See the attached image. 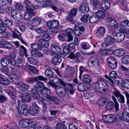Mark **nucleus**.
Listing matches in <instances>:
<instances>
[{
    "mask_svg": "<svg viewBox=\"0 0 129 129\" xmlns=\"http://www.w3.org/2000/svg\"><path fill=\"white\" fill-rule=\"evenodd\" d=\"M129 27V20L126 19L124 20L120 23V25L121 26L119 30L120 33H123L126 31V26Z\"/></svg>",
    "mask_w": 129,
    "mask_h": 129,
    "instance_id": "nucleus-7",
    "label": "nucleus"
},
{
    "mask_svg": "<svg viewBox=\"0 0 129 129\" xmlns=\"http://www.w3.org/2000/svg\"><path fill=\"white\" fill-rule=\"evenodd\" d=\"M82 81L85 83H89L91 81V79L90 77L88 75L84 74L82 76Z\"/></svg>",
    "mask_w": 129,
    "mask_h": 129,
    "instance_id": "nucleus-31",
    "label": "nucleus"
},
{
    "mask_svg": "<svg viewBox=\"0 0 129 129\" xmlns=\"http://www.w3.org/2000/svg\"><path fill=\"white\" fill-rule=\"evenodd\" d=\"M125 37V34L123 33H118L117 38L119 41L120 40V41H123Z\"/></svg>",
    "mask_w": 129,
    "mask_h": 129,
    "instance_id": "nucleus-49",
    "label": "nucleus"
},
{
    "mask_svg": "<svg viewBox=\"0 0 129 129\" xmlns=\"http://www.w3.org/2000/svg\"><path fill=\"white\" fill-rule=\"evenodd\" d=\"M112 99L114 102V104L113 102L112 101H110L106 105L105 107L106 109L107 110L110 111L112 110L114 107L115 110L117 111L119 110L118 103L116 99L114 96H112Z\"/></svg>",
    "mask_w": 129,
    "mask_h": 129,
    "instance_id": "nucleus-2",
    "label": "nucleus"
},
{
    "mask_svg": "<svg viewBox=\"0 0 129 129\" xmlns=\"http://www.w3.org/2000/svg\"><path fill=\"white\" fill-rule=\"evenodd\" d=\"M109 75L112 79H111L109 77H107V78L109 80L111 84L113 85L114 84V79H115V78L117 77V74L115 71H113L110 72Z\"/></svg>",
    "mask_w": 129,
    "mask_h": 129,
    "instance_id": "nucleus-18",
    "label": "nucleus"
},
{
    "mask_svg": "<svg viewBox=\"0 0 129 129\" xmlns=\"http://www.w3.org/2000/svg\"><path fill=\"white\" fill-rule=\"evenodd\" d=\"M3 47L8 49H11L12 48L13 46L10 43L8 42H4Z\"/></svg>",
    "mask_w": 129,
    "mask_h": 129,
    "instance_id": "nucleus-57",
    "label": "nucleus"
},
{
    "mask_svg": "<svg viewBox=\"0 0 129 129\" xmlns=\"http://www.w3.org/2000/svg\"><path fill=\"white\" fill-rule=\"evenodd\" d=\"M73 30L71 28H69L67 29L65 31V33L66 34L68 39L67 41L68 42H70L72 41L73 39V37L72 35V34L73 33Z\"/></svg>",
    "mask_w": 129,
    "mask_h": 129,
    "instance_id": "nucleus-19",
    "label": "nucleus"
},
{
    "mask_svg": "<svg viewBox=\"0 0 129 129\" xmlns=\"http://www.w3.org/2000/svg\"><path fill=\"white\" fill-rule=\"evenodd\" d=\"M79 10L82 13L88 12L89 10V7L88 3L85 2H82L79 7Z\"/></svg>",
    "mask_w": 129,
    "mask_h": 129,
    "instance_id": "nucleus-8",
    "label": "nucleus"
},
{
    "mask_svg": "<svg viewBox=\"0 0 129 129\" xmlns=\"http://www.w3.org/2000/svg\"><path fill=\"white\" fill-rule=\"evenodd\" d=\"M77 11V9L76 8L72 9L70 11L69 16L66 17V20L68 21L71 22L73 21V18L76 14Z\"/></svg>",
    "mask_w": 129,
    "mask_h": 129,
    "instance_id": "nucleus-6",
    "label": "nucleus"
},
{
    "mask_svg": "<svg viewBox=\"0 0 129 129\" xmlns=\"http://www.w3.org/2000/svg\"><path fill=\"white\" fill-rule=\"evenodd\" d=\"M27 12L25 13L24 15V18L27 20H30L31 17V15H34L35 14L33 9L26 10Z\"/></svg>",
    "mask_w": 129,
    "mask_h": 129,
    "instance_id": "nucleus-13",
    "label": "nucleus"
},
{
    "mask_svg": "<svg viewBox=\"0 0 129 129\" xmlns=\"http://www.w3.org/2000/svg\"><path fill=\"white\" fill-rule=\"evenodd\" d=\"M89 63H90L92 66L95 67H97L99 66V62L98 58L96 57H90L88 61Z\"/></svg>",
    "mask_w": 129,
    "mask_h": 129,
    "instance_id": "nucleus-11",
    "label": "nucleus"
},
{
    "mask_svg": "<svg viewBox=\"0 0 129 129\" xmlns=\"http://www.w3.org/2000/svg\"><path fill=\"white\" fill-rule=\"evenodd\" d=\"M89 15L88 14H86L83 16L81 19V21L84 22L86 23L87 22V19L89 17Z\"/></svg>",
    "mask_w": 129,
    "mask_h": 129,
    "instance_id": "nucleus-63",
    "label": "nucleus"
},
{
    "mask_svg": "<svg viewBox=\"0 0 129 129\" xmlns=\"http://www.w3.org/2000/svg\"><path fill=\"white\" fill-rule=\"evenodd\" d=\"M35 123L33 119H29L21 120L19 122V126L23 128L33 127Z\"/></svg>",
    "mask_w": 129,
    "mask_h": 129,
    "instance_id": "nucleus-3",
    "label": "nucleus"
},
{
    "mask_svg": "<svg viewBox=\"0 0 129 129\" xmlns=\"http://www.w3.org/2000/svg\"><path fill=\"white\" fill-rule=\"evenodd\" d=\"M58 80L59 83L63 86L64 87H65L67 85V89L68 90H69L70 94H73L74 93L75 90L72 84L68 83L66 84L61 79H59Z\"/></svg>",
    "mask_w": 129,
    "mask_h": 129,
    "instance_id": "nucleus-5",
    "label": "nucleus"
},
{
    "mask_svg": "<svg viewBox=\"0 0 129 129\" xmlns=\"http://www.w3.org/2000/svg\"><path fill=\"white\" fill-rule=\"evenodd\" d=\"M59 22L57 20H53L48 22L47 23V25L49 27L55 28L59 26Z\"/></svg>",
    "mask_w": 129,
    "mask_h": 129,
    "instance_id": "nucleus-10",
    "label": "nucleus"
},
{
    "mask_svg": "<svg viewBox=\"0 0 129 129\" xmlns=\"http://www.w3.org/2000/svg\"><path fill=\"white\" fill-rule=\"evenodd\" d=\"M88 87L86 86L85 83H81L79 84L78 86V90L81 92H83L87 90Z\"/></svg>",
    "mask_w": 129,
    "mask_h": 129,
    "instance_id": "nucleus-21",
    "label": "nucleus"
},
{
    "mask_svg": "<svg viewBox=\"0 0 129 129\" xmlns=\"http://www.w3.org/2000/svg\"><path fill=\"white\" fill-rule=\"evenodd\" d=\"M59 39L62 41L66 40V35L63 33H61L59 34L57 36Z\"/></svg>",
    "mask_w": 129,
    "mask_h": 129,
    "instance_id": "nucleus-53",
    "label": "nucleus"
},
{
    "mask_svg": "<svg viewBox=\"0 0 129 129\" xmlns=\"http://www.w3.org/2000/svg\"><path fill=\"white\" fill-rule=\"evenodd\" d=\"M116 60L114 57L110 56L106 58V61L108 64Z\"/></svg>",
    "mask_w": 129,
    "mask_h": 129,
    "instance_id": "nucleus-60",
    "label": "nucleus"
},
{
    "mask_svg": "<svg viewBox=\"0 0 129 129\" xmlns=\"http://www.w3.org/2000/svg\"><path fill=\"white\" fill-rule=\"evenodd\" d=\"M10 58L9 56H5L1 61V63L2 65L4 67H6L9 64Z\"/></svg>",
    "mask_w": 129,
    "mask_h": 129,
    "instance_id": "nucleus-24",
    "label": "nucleus"
},
{
    "mask_svg": "<svg viewBox=\"0 0 129 129\" xmlns=\"http://www.w3.org/2000/svg\"><path fill=\"white\" fill-rule=\"evenodd\" d=\"M51 49L52 51L54 53L58 54L61 51L60 47L55 44H52L51 46Z\"/></svg>",
    "mask_w": 129,
    "mask_h": 129,
    "instance_id": "nucleus-15",
    "label": "nucleus"
},
{
    "mask_svg": "<svg viewBox=\"0 0 129 129\" xmlns=\"http://www.w3.org/2000/svg\"><path fill=\"white\" fill-rule=\"evenodd\" d=\"M16 85H19L18 88L19 90L22 91H25L27 90L29 88L28 85L24 83H20L18 82H15Z\"/></svg>",
    "mask_w": 129,
    "mask_h": 129,
    "instance_id": "nucleus-14",
    "label": "nucleus"
},
{
    "mask_svg": "<svg viewBox=\"0 0 129 129\" xmlns=\"http://www.w3.org/2000/svg\"><path fill=\"white\" fill-rule=\"evenodd\" d=\"M90 22L92 23H96L98 21V18L96 16L92 15L90 16L89 18Z\"/></svg>",
    "mask_w": 129,
    "mask_h": 129,
    "instance_id": "nucleus-45",
    "label": "nucleus"
},
{
    "mask_svg": "<svg viewBox=\"0 0 129 129\" xmlns=\"http://www.w3.org/2000/svg\"><path fill=\"white\" fill-rule=\"evenodd\" d=\"M106 102V99L105 97H103L98 101V103L100 105L103 106L105 104Z\"/></svg>",
    "mask_w": 129,
    "mask_h": 129,
    "instance_id": "nucleus-52",
    "label": "nucleus"
},
{
    "mask_svg": "<svg viewBox=\"0 0 129 129\" xmlns=\"http://www.w3.org/2000/svg\"><path fill=\"white\" fill-rule=\"evenodd\" d=\"M39 109L35 108L33 109L32 108H29L28 113L30 115H34L37 113Z\"/></svg>",
    "mask_w": 129,
    "mask_h": 129,
    "instance_id": "nucleus-39",
    "label": "nucleus"
},
{
    "mask_svg": "<svg viewBox=\"0 0 129 129\" xmlns=\"http://www.w3.org/2000/svg\"><path fill=\"white\" fill-rule=\"evenodd\" d=\"M40 93L48 99L51 95V92L49 88L45 87L42 90L40 91Z\"/></svg>",
    "mask_w": 129,
    "mask_h": 129,
    "instance_id": "nucleus-9",
    "label": "nucleus"
},
{
    "mask_svg": "<svg viewBox=\"0 0 129 129\" xmlns=\"http://www.w3.org/2000/svg\"><path fill=\"white\" fill-rule=\"evenodd\" d=\"M32 25L33 26H38L40 23L41 20L39 17H34L31 20Z\"/></svg>",
    "mask_w": 129,
    "mask_h": 129,
    "instance_id": "nucleus-17",
    "label": "nucleus"
},
{
    "mask_svg": "<svg viewBox=\"0 0 129 129\" xmlns=\"http://www.w3.org/2000/svg\"><path fill=\"white\" fill-rule=\"evenodd\" d=\"M40 101L43 106L50 105L51 103L49 101L45 98H43L41 99Z\"/></svg>",
    "mask_w": 129,
    "mask_h": 129,
    "instance_id": "nucleus-43",
    "label": "nucleus"
},
{
    "mask_svg": "<svg viewBox=\"0 0 129 129\" xmlns=\"http://www.w3.org/2000/svg\"><path fill=\"white\" fill-rule=\"evenodd\" d=\"M46 75L49 78H54L53 73L51 70L50 69H46L45 72Z\"/></svg>",
    "mask_w": 129,
    "mask_h": 129,
    "instance_id": "nucleus-33",
    "label": "nucleus"
},
{
    "mask_svg": "<svg viewBox=\"0 0 129 129\" xmlns=\"http://www.w3.org/2000/svg\"><path fill=\"white\" fill-rule=\"evenodd\" d=\"M27 60L31 64L34 65L36 64L37 59L32 57H28L27 58Z\"/></svg>",
    "mask_w": 129,
    "mask_h": 129,
    "instance_id": "nucleus-55",
    "label": "nucleus"
},
{
    "mask_svg": "<svg viewBox=\"0 0 129 129\" xmlns=\"http://www.w3.org/2000/svg\"><path fill=\"white\" fill-rule=\"evenodd\" d=\"M123 116L124 120L127 122H129V113L125 111L123 112Z\"/></svg>",
    "mask_w": 129,
    "mask_h": 129,
    "instance_id": "nucleus-40",
    "label": "nucleus"
},
{
    "mask_svg": "<svg viewBox=\"0 0 129 129\" xmlns=\"http://www.w3.org/2000/svg\"><path fill=\"white\" fill-rule=\"evenodd\" d=\"M125 52V51L123 49H121L116 50L115 51L114 54L116 55L121 56L124 54Z\"/></svg>",
    "mask_w": 129,
    "mask_h": 129,
    "instance_id": "nucleus-36",
    "label": "nucleus"
},
{
    "mask_svg": "<svg viewBox=\"0 0 129 129\" xmlns=\"http://www.w3.org/2000/svg\"><path fill=\"white\" fill-rule=\"evenodd\" d=\"M118 24L117 22L109 24L108 27L111 30H113L117 27Z\"/></svg>",
    "mask_w": 129,
    "mask_h": 129,
    "instance_id": "nucleus-50",
    "label": "nucleus"
},
{
    "mask_svg": "<svg viewBox=\"0 0 129 129\" xmlns=\"http://www.w3.org/2000/svg\"><path fill=\"white\" fill-rule=\"evenodd\" d=\"M27 68L30 71L34 73H36L38 72V71L37 68L28 65L27 66Z\"/></svg>",
    "mask_w": 129,
    "mask_h": 129,
    "instance_id": "nucleus-54",
    "label": "nucleus"
},
{
    "mask_svg": "<svg viewBox=\"0 0 129 129\" xmlns=\"http://www.w3.org/2000/svg\"><path fill=\"white\" fill-rule=\"evenodd\" d=\"M18 104L19 109L20 111L27 108L26 104L21 100L18 101Z\"/></svg>",
    "mask_w": 129,
    "mask_h": 129,
    "instance_id": "nucleus-23",
    "label": "nucleus"
},
{
    "mask_svg": "<svg viewBox=\"0 0 129 129\" xmlns=\"http://www.w3.org/2000/svg\"><path fill=\"white\" fill-rule=\"evenodd\" d=\"M105 32V28L103 27H101L97 29L96 34L98 37H100L104 36Z\"/></svg>",
    "mask_w": 129,
    "mask_h": 129,
    "instance_id": "nucleus-16",
    "label": "nucleus"
},
{
    "mask_svg": "<svg viewBox=\"0 0 129 129\" xmlns=\"http://www.w3.org/2000/svg\"><path fill=\"white\" fill-rule=\"evenodd\" d=\"M8 93L11 99L13 100V102L12 103V104H13L15 103L17 99V96L15 94L11 92H8Z\"/></svg>",
    "mask_w": 129,
    "mask_h": 129,
    "instance_id": "nucleus-46",
    "label": "nucleus"
},
{
    "mask_svg": "<svg viewBox=\"0 0 129 129\" xmlns=\"http://www.w3.org/2000/svg\"><path fill=\"white\" fill-rule=\"evenodd\" d=\"M31 48L35 51H39L42 50V47L37 43H34L31 44Z\"/></svg>",
    "mask_w": 129,
    "mask_h": 129,
    "instance_id": "nucleus-27",
    "label": "nucleus"
},
{
    "mask_svg": "<svg viewBox=\"0 0 129 129\" xmlns=\"http://www.w3.org/2000/svg\"><path fill=\"white\" fill-rule=\"evenodd\" d=\"M48 99L55 104H58L59 103V99L56 97L50 96Z\"/></svg>",
    "mask_w": 129,
    "mask_h": 129,
    "instance_id": "nucleus-37",
    "label": "nucleus"
},
{
    "mask_svg": "<svg viewBox=\"0 0 129 129\" xmlns=\"http://www.w3.org/2000/svg\"><path fill=\"white\" fill-rule=\"evenodd\" d=\"M78 127V124L75 122L71 123L69 126V129H77Z\"/></svg>",
    "mask_w": 129,
    "mask_h": 129,
    "instance_id": "nucleus-59",
    "label": "nucleus"
},
{
    "mask_svg": "<svg viewBox=\"0 0 129 129\" xmlns=\"http://www.w3.org/2000/svg\"><path fill=\"white\" fill-rule=\"evenodd\" d=\"M10 83L9 81L7 79L3 78L2 81L1 82V84L4 85H7Z\"/></svg>",
    "mask_w": 129,
    "mask_h": 129,
    "instance_id": "nucleus-62",
    "label": "nucleus"
},
{
    "mask_svg": "<svg viewBox=\"0 0 129 129\" xmlns=\"http://www.w3.org/2000/svg\"><path fill=\"white\" fill-rule=\"evenodd\" d=\"M21 98L23 102H28L31 99V95L29 93L24 92L22 94Z\"/></svg>",
    "mask_w": 129,
    "mask_h": 129,
    "instance_id": "nucleus-12",
    "label": "nucleus"
},
{
    "mask_svg": "<svg viewBox=\"0 0 129 129\" xmlns=\"http://www.w3.org/2000/svg\"><path fill=\"white\" fill-rule=\"evenodd\" d=\"M39 91V90L37 87L35 86V85L31 90V93L33 94V96L36 98H38L40 97L39 95L38 94Z\"/></svg>",
    "mask_w": 129,
    "mask_h": 129,
    "instance_id": "nucleus-29",
    "label": "nucleus"
},
{
    "mask_svg": "<svg viewBox=\"0 0 129 129\" xmlns=\"http://www.w3.org/2000/svg\"><path fill=\"white\" fill-rule=\"evenodd\" d=\"M56 129H67L66 126L62 123L58 122L56 125Z\"/></svg>",
    "mask_w": 129,
    "mask_h": 129,
    "instance_id": "nucleus-38",
    "label": "nucleus"
},
{
    "mask_svg": "<svg viewBox=\"0 0 129 129\" xmlns=\"http://www.w3.org/2000/svg\"><path fill=\"white\" fill-rule=\"evenodd\" d=\"M99 81L98 82L96 83L95 88L96 90L98 92H101V86L100 84Z\"/></svg>",
    "mask_w": 129,
    "mask_h": 129,
    "instance_id": "nucleus-64",
    "label": "nucleus"
},
{
    "mask_svg": "<svg viewBox=\"0 0 129 129\" xmlns=\"http://www.w3.org/2000/svg\"><path fill=\"white\" fill-rule=\"evenodd\" d=\"M114 82L115 84L118 85L120 84H122V78H120L119 77H117L115 78V79H114Z\"/></svg>",
    "mask_w": 129,
    "mask_h": 129,
    "instance_id": "nucleus-58",
    "label": "nucleus"
},
{
    "mask_svg": "<svg viewBox=\"0 0 129 129\" xmlns=\"http://www.w3.org/2000/svg\"><path fill=\"white\" fill-rule=\"evenodd\" d=\"M61 59L59 57L56 56L53 57L51 60L52 63L53 65H59L61 61Z\"/></svg>",
    "mask_w": 129,
    "mask_h": 129,
    "instance_id": "nucleus-20",
    "label": "nucleus"
},
{
    "mask_svg": "<svg viewBox=\"0 0 129 129\" xmlns=\"http://www.w3.org/2000/svg\"><path fill=\"white\" fill-rule=\"evenodd\" d=\"M110 3L108 2L102 3L101 8L102 10L106 11L109 9L110 7Z\"/></svg>",
    "mask_w": 129,
    "mask_h": 129,
    "instance_id": "nucleus-26",
    "label": "nucleus"
},
{
    "mask_svg": "<svg viewBox=\"0 0 129 129\" xmlns=\"http://www.w3.org/2000/svg\"><path fill=\"white\" fill-rule=\"evenodd\" d=\"M122 62L124 64H127L129 63V56L125 55L123 56L121 58Z\"/></svg>",
    "mask_w": 129,
    "mask_h": 129,
    "instance_id": "nucleus-42",
    "label": "nucleus"
},
{
    "mask_svg": "<svg viewBox=\"0 0 129 129\" xmlns=\"http://www.w3.org/2000/svg\"><path fill=\"white\" fill-rule=\"evenodd\" d=\"M48 84L55 88L57 94L60 97H64L65 96L66 94L65 89L64 88L65 87H64L63 86H61L60 85H57L51 82H48Z\"/></svg>",
    "mask_w": 129,
    "mask_h": 129,
    "instance_id": "nucleus-1",
    "label": "nucleus"
},
{
    "mask_svg": "<svg viewBox=\"0 0 129 129\" xmlns=\"http://www.w3.org/2000/svg\"><path fill=\"white\" fill-rule=\"evenodd\" d=\"M21 34L17 29H15L14 31L13 32V36L14 38L19 39L20 38Z\"/></svg>",
    "mask_w": 129,
    "mask_h": 129,
    "instance_id": "nucleus-51",
    "label": "nucleus"
},
{
    "mask_svg": "<svg viewBox=\"0 0 129 129\" xmlns=\"http://www.w3.org/2000/svg\"><path fill=\"white\" fill-rule=\"evenodd\" d=\"M90 2L93 6L94 10L98 9L101 3L98 0H91Z\"/></svg>",
    "mask_w": 129,
    "mask_h": 129,
    "instance_id": "nucleus-25",
    "label": "nucleus"
},
{
    "mask_svg": "<svg viewBox=\"0 0 129 129\" xmlns=\"http://www.w3.org/2000/svg\"><path fill=\"white\" fill-rule=\"evenodd\" d=\"M111 68L113 69H116L117 66V60L108 64Z\"/></svg>",
    "mask_w": 129,
    "mask_h": 129,
    "instance_id": "nucleus-56",
    "label": "nucleus"
},
{
    "mask_svg": "<svg viewBox=\"0 0 129 129\" xmlns=\"http://www.w3.org/2000/svg\"><path fill=\"white\" fill-rule=\"evenodd\" d=\"M99 82L102 91H103L104 92H105L108 89V86L105 81H99Z\"/></svg>",
    "mask_w": 129,
    "mask_h": 129,
    "instance_id": "nucleus-22",
    "label": "nucleus"
},
{
    "mask_svg": "<svg viewBox=\"0 0 129 129\" xmlns=\"http://www.w3.org/2000/svg\"><path fill=\"white\" fill-rule=\"evenodd\" d=\"M23 5L25 6L26 10L33 9V7L30 6L31 4L30 2L28 0H24L23 2Z\"/></svg>",
    "mask_w": 129,
    "mask_h": 129,
    "instance_id": "nucleus-35",
    "label": "nucleus"
},
{
    "mask_svg": "<svg viewBox=\"0 0 129 129\" xmlns=\"http://www.w3.org/2000/svg\"><path fill=\"white\" fill-rule=\"evenodd\" d=\"M19 78V77L17 75L13 74L11 75L10 81L12 83H15V82H17L16 81L18 80Z\"/></svg>",
    "mask_w": 129,
    "mask_h": 129,
    "instance_id": "nucleus-34",
    "label": "nucleus"
},
{
    "mask_svg": "<svg viewBox=\"0 0 129 129\" xmlns=\"http://www.w3.org/2000/svg\"><path fill=\"white\" fill-rule=\"evenodd\" d=\"M95 15L98 18H102L105 16L104 13L101 10H99L95 13Z\"/></svg>",
    "mask_w": 129,
    "mask_h": 129,
    "instance_id": "nucleus-47",
    "label": "nucleus"
},
{
    "mask_svg": "<svg viewBox=\"0 0 129 129\" xmlns=\"http://www.w3.org/2000/svg\"><path fill=\"white\" fill-rule=\"evenodd\" d=\"M35 86L38 88L40 92V91L42 90L45 87L44 83L40 81L38 82Z\"/></svg>",
    "mask_w": 129,
    "mask_h": 129,
    "instance_id": "nucleus-30",
    "label": "nucleus"
},
{
    "mask_svg": "<svg viewBox=\"0 0 129 129\" xmlns=\"http://www.w3.org/2000/svg\"><path fill=\"white\" fill-rule=\"evenodd\" d=\"M39 41L40 43L43 47L46 48L49 46V43L48 41L41 39H40Z\"/></svg>",
    "mask_w": 129,
    "mask_h": 129,
    "instance_id": "nucleus-41",
    "label": "nucleus"
},
{
    "mask_svg": "<svg viewBox=\"0 0 129 129\" xmlns=\"http://www.w3.org/2000/svg\"><path fill=\"white\" fill-rule=\"evenodd\" d=\"M110 120V123H113L114 121H117L116 119V115H114L112 114H109Z\"/></svg>",
    "mask_w": 129,
    "mask_h": 129,
    "instance_id": "nucleus-48",
    "label": "nucleus"
},
{
    "mask_svg": "<svg viewBox=\"0 0 129 129\" xmlns=\"http://www.w3.org/2000/svg\"><path fill=\"white\" fill-rule=\"evenodd\" d=\"M114 42V38L111 36H107L105 38L104 41L102 44V47L106 48L108 46L112 45Z\"/></svg>",
    "mask_w": 129,
    "mask_h": 129,
    "instance_id": "nucleus-4",
    "label": "nucleus"
},
{
    "mask_svg": "<svg viewBox=\"0 0 129 129\" xmlns=\"http://www.w3.org/2000/svg\"><path fill=\"white\" fill-rule=\"evenodd\" d=\"M31 53L33 57L36 58L42 57L43 56V54L39 51H31Z\"/></svg>",
    "mask_w": 129,
    "mask_h": 129,
    "instance_id": "nucleus-28",
    "label": "nucleus"
},
{
    "mask_svg": "<svg viewBox=\"0 0 129 129\" xmlns=\"http://www.w3.org/2000/svg\"><path fill=\"white\" fill-rule=\"evenodd\" d=\"M19 12L18 10L17 9L13 10L11 12V17L15 20H18L17 18L16 17Z\"/></svg>",
    "mask_w": 129,
    "mask_h": 129,
    "instance_id": "nucleus-44",
    "label": "nucleus"
},
{
    "mask_svg": "<svg viewBox=\"0 0 129 129\" xmlns=\"http://www.w3.org/2000/svg\"><path fill=\"white\" fill-rule=\"evenodd\" d=\"M85 68L83 66H81L79 67L80 74L79 76V78L81 80H82V75L83 72L85 71Z\"/></svg>",
    "mask_w": 129,
    "mask_h": 129,
    "instance_id": "nucleus-61",
    "label": "nucleus"
},
{
    "mask_svg": "<svg viewBox=\"0 0 129 129\" xmlns=\"http://www.w3.org/2000/svg\"><path fill=\"white\" fill-rule=\"evenodd\" d=\"M75 29H79L80 31H84L85 30V28L84 27V24L82 23H77L75 25Z\"/></svg>",
    "mask_w": 129,
    "mask_h": 129,
    "instance_id": "nucleus-32",
    "label": "nucleus"
}]
</instances>
